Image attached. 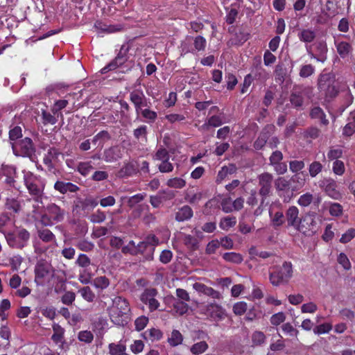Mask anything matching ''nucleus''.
Returning <instances> with one entry per match:
<instances>
[{"mask_svg":"<svg viewBox=\"0 0 355 355\" xmlns=\"http://www.w3.org/2000/svg\"><path fill=\"white\" fill-rule=\"evenodd\" d=\"M22 173L24 175V182L28 193L31 196L35 202L42 203L46 185L44 179L26 170H24Z\"/></svg>","mask_w":355,"mask_h":355,"instance_id":"nucleus-1","label":"nucleus"},{"mask_svg":"<svg viewBox=\"0 0 355 355\" xmlns=\"http://www.w3.org/2000/svg\"><path fill=\"white\" fill-rule=\"evenodd\" d=\"M130 311V305L126 299L116 296L112 299V305L107 308L111 320L116 325L126 323L128 314Z\"/></svg>","mask_w":355,"mask_h":355,"instance_id":"nucleus-2","label":"nucleus"},{"mask_svg":"<svg viewBox=\"0 0 355 355\" xmlns=\"http://www.w3.org/2000/svg\"><path fill=\"white\" fill-rule=\"evenodd\" d=\"M4 237L9 247L13 249L21 250L28 245L31 234L24 227H15Z\"/></svg>","mask_w":355,"mask_h":355,"instance_id":"nucleus-3","label":"nucleus"},{"mask_svg":"<svg viewBox=\"0 0 355 355\" xmlns=\"http://www.w3.org/2000/svg\"><path fill=\"white\" fill-rule=\"evenodd\" d=\"M339 83L335 77L330 73H324L320 76L318 81V89L321 96L327 101L334 98L338 92Z\"/></svg>","mask_w":355,"mask_h":355,"instance_id":"nucleus-4","label":"nucleus"},{"mask_svg":"<svg viewBox=\"0 0 355 355\" xmlns=\"http://www.w3.org/2000/svg\"><path fill=\"white\" fill-rule=\"evenodd\" d=\"M65 215V211L55 203L49 204L41 215L40 223L44 226H52L55 223L61 222Z\"/></svg>","mask_w":355,"mask_h":355,"instance_id":"nucleus-5","label":"nucleus"},{"mask_svg":"<svg viewBox=\"0 0 355 355\" xmlns=\"http://www.w3.org/2000/svg\"><path fill=\"white\" fill-rule=\"evenodd\" d=\"M293 276V266L291 262H284L277 271L270 274V282L275 286L288 282Z\"/></svg>","mask_w":355,"mask_h":355,"instance_id":"nucleus-6","label":"nucleus"},{"mask_svg":"<svg viewBox=\"0 0 355 355\" xmlns=\"http://www.w3.org/2000/svg\"><path fill=\"white\" fill-rule=\"evenodd\" d=\"M275 187L278 196L284 202H289L293 196L294 189L291 188L290 180L284 177H279L275 180Z\"/></svg>","mask_w":355,"mask_h":355,"instance_id":"nucleus-7","label":"nucleus"},{"mask_svg":"<svg viewBox=\"0 0 355 355\" xmlns=\"http://www.w3.org/2000/svg\"><path fill=\"white\" fill-rule=\"evenodd\" d=\"M13 153L17 156L31 157L34 153V147L32 140L25 137L18 141L12 142Z\"/></svg>","mask_w":355,"mask_h":355,"instance_id":"nucleus-8","label":"nucleus"},{"mask_svg":"<svg viewBox=\"0 0 355 355\" xmlns=\"http://www.w3.org/2000/svg\"><path fill=\"white\" fill-rule=\"evenodd\" d=\"M200 313L205 315L211 320L218 322L225 319L226 316L225 310L219 304L209 303L200 309Z\"/></svg>","mask_w":355,"mask_h":355,"instance_id":"nucleus-9","label":"nucleus"},{"mask_svg":"<svg viewBox=\"0 0 355 355\" xmlns=\"http://www.w3.org/2000/svg\"><path fill=\"white\" fill-rule=\"evenodd\" d=\"M52 266L44 261H40L35 268V282L37 285L44 284L46 279L52 274Z\"/></svg>","mask_w":355,"mask_h":355,"instance_id":"nucleus-10","label":"nucleus"},{"mask_svg":"<svg viewBox=\"0 0 355 355\" xmlns=\"http://www.w3.org/2000/svg\"><path fill=\"white\" fill-rule=\"evenodd\" d=\"M286 217L288 225L293 227L299 232L305 233L304 225L299 217V209L297 207H290L286 212Z\"/></svg>","mask_w":355,"mask_h":355,"instance_id":"nucleus-11","label":"nucleus"},{"mask_svg":"<svg viewBox=\"0 0 355 355\" xmlns=\"http://www.w3.org/2000/svg\"><path fill=\"white\" fill-rule=\"evenodd\" d=\"M130 100L133 103L135 112L139 115V112L145 107H149L150 102L141 89H135L130 93Z\"/></svg>","mask_w":355,"mask_h":355,"instance_id":"nucleus-12","label":"nucleus"},{"mask_svg":"<svg viewBox=\"0 0 355 355\" xmlns=\"http://www.w3.org/2000/svg\"><path fill=\"white\" fill-rule=\"evenodd\" d=\"M320 187L330 198L334 200H339L342 198V194L338 190V185L334 180L325 178L320 182Z\"/></svg>","mask_w":355,"mask_h":355,"instance_id":"nucleus-13","label":"nucleus"},{"mask_svg":"<svg viewBox=\"0 0 355 355\" xmlns=\"http://www.w3.org/2000/svg\"><path fill=\"white\" fill-rule=\"evenodd\" d=\"M258 180L260 187L259 193L263 200L270 193L273 177L269 173H263L258 176Z\"/></svg>","mask_w":355,"mask_h":355,"instance_id":"nucleus-14","label":"nucleus"},{"mask_svg":"<svg viewBox=\"0 0 355 355\" xmlns=\"http://www.w3.org/2000/svg\"><path fill=\"white\" fill-rule=\"evenodd\" d=\"M157 291L155 288H147L141 295V301L148 306L150 311L157 310L159 306V302L155 299Z\"/></svg>","mask_w":355,"mask_h":355,"instance_id":"nucleus-15","label":"nucleus"},{"mask_svg":"<svg viewBox=\"0 0 355 355\" xmlns=\"http://www.w3.org/2000/svg\"><path fill=\"white\" fill-rule=\"evenodd\" d=\"M192 287L199 295H204L215 300H220L223 297L220 292L204 284L196 282Z\"/></svg>","mask_w":355,"mask_h":355,"instance_id":"nucleus-16","label":"nucleus"},{"mask_svg":"<svg viewBox=\"0 0 355 355\" xmlns=\"http://www.w3.org/2000/svg\"><path fill=\"white\" fill-rule=\"evenodd\" d=\"M98 203V201L92 198H77L74 201L73 211L80 213V211L91 210L96 207Z\"/></svg>","mask_w":355,"mask_h":355,"instance_id":"nucleus-17","label":"nucleus"},{"mask_svg":"<svg viewBox=\"0 0 355 355\" xmlns=\"http://www.w3.org/2000/svg\"><path fill=\"white\" fill-rule=\"evenodd\" d=\"M1 171L3 175L6 176L5 182L8 186L15 188L16 168L10 165H2Z\"/></svg>","mask_w":355,"mask_h":355,"instance_id":"nucleus-18","label":"nucleus"},{"mask_svg":"<svg viewBox=\"0 0 355 355\" xmlns=\"http://www.w3.org/2000/svg\"><path fill=\"white\" fill-rule=\"evenodd\" d=\"M303 222H306V224L308 225V227L304 226L305 232L307 230L313 232L316 231L318 223H321L322 222V217L321 216H318L317 214L313 212L305 216L303 218Z\"/></svg>","mask_w":355,"mask_h":355,"instance_id":"nucleus-19","label":"nucleus"},{"mask_svg":"<svg viewBox=\"0 0 355 355\" xmlns=\"http://www.w3.org/2000/svg\"><path fill=\"white\" fill-rule=\"evenodd\" d=\"M95 28L98 31V33H114L122 30L123 26L120 24L108 25L102 21H96L94 24Z\"/></svg>","mask_w":355,"mask_h":355,"instance_id":"nucleus-20","label":"nucleus"},{"mask_svg":"<svg viewBox=\"0 0 355 355\" xmlns=\"http://www.w3.org/2000/svg\"><path fill=\"white\" fill-rule=\"evenodd\" d=\"M122 153L118 146H112L103 152V159L106 162H114L121 158Z\"/></svg>","mask_w":355,"mask_h":355,"instance_id":"nucleus-21","label":"nucleus"},{"mask_svg":"<svg viewBox=\"0 0 355 355\" xmlns=\"http://www.w3.org/2000/svg\"><path fill=\"white\" fill-rule=\"evenodd\" d=\"M15 226V222L10 217L3 214L0 216V232L5 236L11 231Z\"/></svg>","mask_w":355,"mask_h":355,"instance_id":"nucleus-22","label":"nucleus"},{"mask_svg":"<svg viewBox=\"0 0 355 355\" xmlns=\"http://www.w3.org/2000/svg\"><path fill=\"white\" fill-rule=\"evenodd\" d=\"M52 328L53 331V334L51 336L52 340L55 345L62 348L65 343L64 338V329L58 324H54Z\"/></svg>","mask_w":355,"mask_h":355,"instance_id":"nucleus-23","label":"nucleus"},{"mask_svg":"<svg viewBox=\"0 0 355 355\" xmlns=\"http://www.w3.org/2000/svg\"><path fill=\"white\" fill-rule=\"evenodd\" d=\"M127 61L125 55L120 52L114 60L110 62L107 65L101 69L102 73H105L109 71L114 70L116 68L121 67Z\"/></svg>","mask_w":355,"mask_h":355,"instance_id":"nucleus-24","label":"nucleus"},{"mask_svg":"<svg viewBox=\"0 0 355 355\" xmlns=\"http://www.w3.org/2000/svg\"><path fill=\"white\" fill-rule=\"evenodd\" d=\"M202 198V193L196 189H187L184 193V200L190 204L198 203Z\"/></svg>","mask_w":355,"mask_h":355,"instance_id":"nucleus-25","label":"nucleus"},{"mask_svg":"<svg viewBox=\"0 0 355 355\" xmlns=\"http://www.w3.org/2000/svg\"><path fill=\"white\" fill-rule=\"evenodd\" d=\"M322 208L328 209L330 215L335 217L340 216L343 211L342 205L338 202H324Z\"/></svg>","mask_w":355,"mask_h":355,"instance_id":"nucleus-26","label":"nucleus"},{"mask_svg":"<svg viewBox=\"0 0 355 355\" xmlns=\"http://www.w3.org/2000/svg\"><path fill=\"white\" fill-rule=\"evenodd\" d=\"M193 214L192 209L188 205H184L176 212L175 219L179 222H182L190 219L193 216Z\"/></svg>","mask_w":355,"mask_h":355,"instance_id":"nucleus-27","label":"nucleus"},{"mask_svg":"<svg viewBox=\"0 0 355 355\" xmlns=\"http://www.w3.org/2000/svg\"><path fill=\"white\" fill-rule=\"evenodd\" d=\"M137 172V165L136 162L132 161L125 163L123 166L119 171L120 177H128L135 174Z\"/></svg>","mask_w":355,"mask_h":355,"instance_id":"nucleus-28","label":"nucleus"},{"mask_svg":"<svg viewBox=\"0 0 355 355\" xmlns=\"http://www.w3.org/2000/svg\"><path fill=\"white\" fill-rule=\"evenodd\" d=\"M108 349L110 355H128L126 353V346L122 340L117 343H110Z\"/></svg>","mask_w":355,"mask_h":355,"instance_id":"nucleus-29","label":"nucleus"},{"mask_svg":"<svg viewBox=\"0 0 355 355\" xmlns=\"http://www.w3.org/2000/svg\"><path fill=\"white\" fill-rule=\"evenodd\" d=\"M209 348L206 341L201 340L195 343L189 347V351L193 355H200L205 353Z\"/></svg>","mask_w":355,"mask_h":355,"instance_id":"nucleus-30","label":"nucleus"},{"mask_svg":"<svg viewBox=\"0 0 355 355\" xmlns=\"http://www.w3.org/2000/svg\"><path fill=\"white\" fill-rule=\"evenodd\" d=\"M223 123V117L220 115H213L207 119L205 123L202 125L204 130H208L209 127H218Z\"/></svg>","mask_w":355,"mask_h":355,"instance_id":"nucleus-31","label":"nucleus"},{"mask_svg":"<svg viewBox=\"0 0 355 355\" xmlns=\"http://www.w3.org/2000/svg\"><path fill=\"white\" fill-rule=\"evenodd\" d=\"M189 309L188 304L181 300H175L173 304V311L178 315H183L187 313Z\"/></svg>","mask_w":355,"mask_h":355,"instance_id":"nucleus-32","label":"nucleus"},{"mask_svg":"<svg viewBox=\"0 0 355 355\" xmlns=\"http://www.w3.org/2000/svg\"><path fill=\"white\" fill-rule=\"evenodd\" d=\"M335 44L337 51L342 58L347 57L352 51L350 44L346 42L336 40Z\"/></svg>","mask_w":355,"mask_h":355,"instance_id":"nucleus-33","label":"nucleus"},{"mask_svg":"<svg viewBox=\"0 0 355 355\" xmlns=\"http://www.w3.org/2000/svg\"><path fill=\"white\" fill-rule=\"evenodd\" d=\"M248 252L251 260H255L257 257L265 259L271 257L272 254L270 252L259 250L254 246L251 247Z\"/></svg>","mask_w":355,"mask_h":355,"instance_id":"nucleus-34","label":"nucleus"},{"mask_svg":"<svg viewBox=\"0 0 355 355\" xmlns=\"http://www.w3.org/2000/svg\"><path fill=\"white\" fill-rule=\"evenodd\" d=\"M139 114H141L144 119H145L147 123H153L157 118V113L150 109L149 107H145L140 112Z\"/></svg>","mask_w":355,"mask_h":355,"instance_id":"nucleus-35","label":"nucleus"},{"mask_svg":"<svg viewBox=\"0 0 355 355\" xmlns=\"http://www.w3.org/2000/svg\"><path fill=\"white\" fill-rule=\"evenodd\" d=\"M236 217L228 216L220 219L219 223V227L223 230L228 231L230 228L233 227L236 225Z\"/></svg>","mask_w":355,"mask_h":355,"instance_id":"nucleus-36","label":"nucleus"},{"mask_svg":"<svg viewBox=\"0 0 355 355\" xmlns=\"http://www.w3.org/2000/svg\"><path fill=\"white\" fill-rule=\"evenodd\" d=\"M94 272H92L91 268H82L79 271L78 280L83 284H87L90 282Z\"/></svg>","mask_w":355,"mask_h":355,"instance_id":"nucleus-37","label":"nucleus"},{"mask_svg":"<svg viewBox=\"0 0 355 355\" xmlns=\"http://www.w3.org/2000/svg\"><path fill=\"white\" fill-rule=\"evenodd\" d=\"M39 238L45 243L53 242L55 243V236L53 232L48 229H40L37 230Z\"/></svg>","mask_w":355,"mask_h":355,"instance_id":"nucleus-38","label":"nucleus"},{"mask_svg":"<svg viewBox=\"0 0 355 355\" xmlns=\"http://www.w3.org/2000/svg\"><path fill=\"white\" fill-rule=\"evenodd\" d=\"M146 196L144 193H137L131 197L122 196L121 198V201L123 202L125 200H127V203L130 207H133L140 202H141Z\"/></svg>","mask_w":355,"mask_h":355,"instance_id":"nucleus-39","label":"nucleus"},{"mask_svg":"<svg viewBox=\"0 0 355 355\" xmlns=\"http://www.w3.org/2000/svg\"><path fill=\"white\" fill-rule=\"evenodd\" d=\"M251 340L253 346H261L265 344L266 336L265 334L261 331H255L251 336Z\"/></svg>","mask_w":355,"mask_h":355,"instance_id":"nucleus-40","label":"nucleus"},{"mask_svg":"<svg viewBox=\"0 0 355 355\" xmlns=\"http://www.w3.org/2000/svg\"><path fill=\"white\" fill-rule=\"evenodd\" d=\"M223 258L227 262H230L235 264L241 263L243 260L241 254L234 252L224 253L223 254Z\"/></svg>","mask_w":355,"mask_h":355,"instance_id":"nucleus-41","label":"nucleus"},{"mask_svg":"<svg viewBox=\"0 0 355 355\" xmlns=\"http://www.w3.org/2000/svg\"><path fill=\"white\" fill-rule=\"evenodd\" d=\"M144 337L145 339L153 342L160 340L162 337V333L160 330L153 328L146 331L144 334Z\"/></svg>","mask_w":355,"mask_h":355,"instance_id":"nucleus-42","label":"nucleus"},{"mask_svg":"<svg viewBox=\"0 0 355 355\" xmlns=\"http://www.w3.org/2000/svg\"><path fill=\"white\" fill-rule=\"evenodd\" d=\"M78 293L88 302H93L95 300L96 295L89 286H85L79 289Z\"/></svg>","mask_w":355,"mask_h":355,"instance_id":"nucleus-43","label":"nucleus"},{"mask_svg":"<svg viewBox=\"0 0 355 355\" xmlns=\"http://www.w3.org/2000/svg\"><path fill=\"white\" fill-rule=\"evenodd\" d=\"M310 115L313 119H318L324 125H327L329 121L326 119L323 110L320 107H313L310 112Z\"/></svg>","mask_w":355,"mask_h":355,"instance_id":"nucleus-44","label":"nucleus"},{"mask_svg":"<svg viewBox=\"0 0 355 355\" xmlns=\"http://www.w3.org/2000/svg\"><path fill=\"white\" fill-rule=\"evenodd\" d=\"M173 189H182L186 186V180L182 178L175 177L167 180L166 184Z\"/></svg>","mask_w":355,"mask_h":355,"instance_id":"nucleus-45","label":"nucleus"},{"mask_svg":"<svg viewBox=\"0 0 355 355\" xmlns=\"http://www.w3.org/2000/svg\"><path fill=\"white\" fill-rule=\"evenodd\" d=\"M184 244L190 250H196L198 248V241L191 235L184 234L182 235Z\"/></svg>","mask_w":355,"mask_h":355,"instance_id":"nucleus-46","label":"nucleus"},{"mask_svg":"<svg viewBox=\"0 0 355 355\" xmlns=\"http://www.w3.org/2000/svg\"><path fill=\"white\" fill-rule=\"evenodd\" d=\"M270 217L272 225L275 227H279L284 223V216L282 211H277L274 214H272V211H270Z\"/></svg>","mask_w":355,"mask_h":355,"instance_id":"nucleus-47","label":"nucleus"},{"mask_svg":"<svg viewBox=\"0 0 355 355\" xmlns=\"http://www.w3.org/2000/svg\"><path fill=\"white\" fill-rule=\"evenodd\" d=\"M313 195L309 192H306L299 197L297 200V204L300 207H306L309 206L313 202Z\"/></svg>","mask_w":355,"mask_h":355,"instance_id":"nucleus-48","label":"nucleus"},{"mask_svg":"<svg viewBox=\"0 0 355 355\" xmlns=\"http://www.w3.org/2000/svg\"><path fill=\"white\" fill-rule=\"evenodd\" d=\"M298 37L304 42H311L315 37V33L311 29H304L298 34Z\"/></svg>","mask_w":355,"mask_h":355,"instance_id":"nucleus-49","label":"nucleus"},{"mask_svg":"<svg viewBox=\"0 0 355 355\" xmlns=\"http://www.w3.org/2000/svg\"><path fill=\"white\" fill-rule=\"evenodd\" d=\"M182 340L183 336L178 330H173L171 333V337L168 338V343L173 347L180 345L182 343Z\"/></svg>","mask_w":355,"mask_h":355,"instance_id":"nucleus-50","label":"nucleus"},{"mask_svg":"<svg viewBox=\"0 0 355 355\" xmlns=\"http://www.w3.org/2000/svg\"><path fill=\"white\" fill-rule=\"evenodd\" d=\"M134 137L139 141H146L147 127L145 125H140L133 132Z\"/></svg>","mask_w":355,"mask_h":355,"instance_id":"nucleus-51","label":"nucleus"},{"mask_svg":"<svg viewBox=\"0 0 355 355\" xmlns=\"http://www.w3.org/2000/svg\"><path fill=\"white\" fill-rule=\"evenodd\" d=\"M332 328L333 327L331 323L325 322L315 327L313 331L315 334L321 335L329 333Z\"/></svg>","mask_w":355,"mask_h":355,"instance_id":"nucleus-52","label":"nucleus"},{"mask_svg":"<svg viewBox=\"0 0 355 355\" xmlns=\"http://www.w3.org/2000/svg\"><path fill=\"white\" fill-rule=\"evenodd\" d=\"M282 331L287 336L291 337H294L295 338H297L298 335V330H297L295 328L293 327V326L289 323L286 322L282 324Z\"/></svg>","mask_w":355,"mask_h":355,"instance_id":"nucleus-53","label":"nucleus"},{"mask_svg":"<svg viewBox=\"0 0 355 355\" xmlns=\"http://www.w3.org/2000/svg\"><path fill=\"white\" fill-rule=\"evenodd\" d=\"M322 164L318 161L313 162L309 166V172L311 177L314 178L322 171Z\"/></svg>","mask_w":355,"mask_h":355,"instance_id":"nucleus-54","label":"nucleus"},{"mask_svg":"<svg viewBox=\"0 0 355 355\" xmlns=\"http://www.w3.org/2000/svg\"><path fill=\"white\" fill-rule=\"evenodd\" d=\"M76 263L82 268H89L92 266L90 259L85 254H79Z\"/></svg>","mask_w":355,"mask_h":355,"instance_id":"nucleus-55","label":"nucleus"},{"mask_svg":"<svg viewBox=\"0 0 355 355\" xmlns=\"http://www.w3.org/2000/svg\"><path fill=\"white\" fill-rule=\"evenodd\" d=\"M129 245L135 248V253H144L147 250L150 251V246L148 245V241H146L145 240L139 242L137 245L132 241L129 243Z\"/></svg>","mask_w":355,"mask_h":355,"instance_id":"nucleus-56","label":"nucleus"},{"mask_svg":"<svg viewBox=\"0 0 355 355\" xmlns=\"http://www.w3.org/2000/svg\"><path fill=\"white\" fill-rule=\"evenodd\" d=\"M93 169L91 162H84L78 164L77 170L83 175H87Z\"/></svg>","mask_w":355,"mask_h":355,"instance_id":"nucleus-57","label":"nucleus"},{"mask_svg":"<svg viewBox=\"0 0 355 355\" xmlns=\"http://www.w3.org/2000/svg\"><path fill=\"white\" fill-rule=\"evenodd\" d=\"M93 284L96 288L103 290L109 286L110 281L106 277L101 276L95 278Z\"/></svg>","mask_w":355,"mask_h":355,"instance_id":"nucleus-58","label":"nucleus"},{"mask_svg":"<svg viewBox=\"0 0 355 355\" xmlns=\"http://www.w3.org/2000/svg\"><path fill=\"white\" fill-rule=\"evenodd\" d=\"M248 309V304L245 302L241 301L233 305V312L236 315H243Z\"/></svg>","mask_w":355,"mask_h":355,"instance_id":"nucleus-59","label":"nucleus"},{"mask_svg":"<svg viewBox=\"0 0 355 355\" xmlns=\"http://www.w3.org/2000/svg\"><path fill=\"white\" fill-rule=\"evenodd\" d=\"M286 320V314L284 312H278L273 314L270 318V322L273 326H278L283 323Z\"/></svg>","mask_w":355,"mask_h":355,"instance_id":"nucleus-60","label":"nucleus"},{"mask_svg":"<svg viewBox=\"0 0 355 355\" xmlns=\"http://www.w3.org/2000/svg\"><path fill=\"white\" fill-rule=\"evenodd\" d=\"M111 137L109 132L106 130H102L95 135L92 139V142L96 144L98 141L102 143V144L110 139Z\"/></svg>","mask_w":355,"mask_h":355,"instance_id":"nucleus-61","label":"nucleus"},{"mask_svg":"<svg viewBox=\"0 0 355 355\" xmlns=\"http://www.w3.org/2000/svg\"><path fill=\"white\" fill-rule=\"evenodd\" d=\"M343 155V150L338 147H332L327 153V157L329 160H337Z\"/></svg>","mask_w":355,"mask_h":355,"instance_id":"nucleus-62","label":"nucleus"},{"mask_svg":"<svg viewBox=\"0 0 355 355\" xmlns=\"http://www.w3.org/2000/svg\"><path fill=\"white\" fill-rule=\"evenodd\" d=\"M333 172L338 175H342L345 171V164L341 160H335L332 166Z\"/></svg>","mask_w":355,"mask_h":355,"instance_id":"nucleus-63","label":"nucleus"},{"mask_svg":"<svg viewBox=\"0 0 355 355\" xmlns=\"http://www.w3.org/2000/svg\"><path fill=\"white\" fill-rule=\"evenodd\" d=\"M355 237V229L349 228L344 234H342L340 239V242L342 243H347L352 241Z\"/></svg>","mask_w":355,"mask_h":355,"instance_id":"nucleus-64","label":"nucleus"}]
</instances>
